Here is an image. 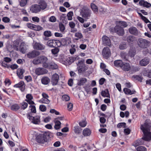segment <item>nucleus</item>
<instances>
[{"instance_id": "nucleus-1", "label": "nucleus", "mask_w": 151, "mask_h": 151, "mask_svg": "<svg viewBox=\"0 0 151 151\" xmlns=\"http://www.w3.org/2000/svg\"><path fill=\"white\" fill-rule=\"evenodd\" d=\"M140 128L143 133L141 140L147 141H150L151 140V132H150V127L148 124L145 122L143 124L141 125Z\"/></svg>"}, {"instance_id": "nucleus-2", "label": "nucleus", "mask_w": 151, "mask_h": 151, "mask_svg": "<svg viewBox=\"0 0 151 151\" xmlns=\"http://www.w3.org/2000/svg\"><path fill=\"white\" fill-rule=\"evenodd\" d=\"M81 15L85 19V21L89 19L91 16V11L86 6H84L80 10Z\"/></svg>"}, {"instance_id": "nucleus-3", "label": "nucleus", "mask_w": 151, "mask_h": 151, "mask_svg": "<svg viewBox=\"0 0 151 151\" xmlns=\"http://www.w3.org/2000/svg\"><path fill=\"white\" fill-rule=\"evenodd\" d=\"M49 133L46 132L43 134H40L37 136L36 137V140L39 143H44L47 141V139L49 138Z\"/></svg>"}, {"instance_id": "nucleus-4", "label": "nucleus", "mask_w": 151, "mask_h": 151, "mask_svg": "<svg viewBox=\"0 0 151 151\" xmlns=\"http://www.w3.org/2000/svg\"><path fill=\"white\" fill-rule=\"evenodd\" d=\"M112 29L111 28L110 30L111 31L114 32L120 36H123L124 34V30L123 28L119 25H116L114 28V30L112 31Z\"/></svg>"}, {"instance_id": "nucleus-5", "label": "nucleus", "mask_w": 151, "mask_h": 151, "mask_svg": "<svg viewBox=\"0 0 151 151\" xmlns=\"http://www.w3.org/2000/svg\"><path fill=\"white\" fill-rule=\"evenodd\" d=\"M77 65L78 71L79 73L84 72L87 69V67L82 61H79Z\"/></svg>"}, {"instance_id": "nucleus-6", "label": "nucleus", "mask_w": 151, "mask_h": 151, "mask_svg": "<svg viewBox=\"0 0 151 151\" xmlns=\"http://www.w3.org/2000/svg\"><path fill=\"white\" fill-rule=\"evenodd\" d=\"M47 44L50 47H60L61 43L59 41H55L50 40L48 41Z\"/></svg>"}, {"instance_id": "nucleus-7", "label": "nucleus", "mask_w": 151, "mask_h": 151, "mask_svg": "<svg viewBox=\"0 0 151 151\" xmlns=\"http://www.w3.org/2000/svg\"><path fill=\"white\" fill-rule=\"evenodd\" d=\"M102 44L104 46H111V43L109 38L106 35H104L102 38Z\"/></svg>"}, {"instance_id": "nucleus-8", "label": "nucleus", "mask_w": 151, "mask_h": 151, "mask_svg": "<svg viewBox=\"0 0 151 151\" xmlns=\"http://www.w3.org/2000/svg\"><path fill=\"white\" fill-rule=\"evenodd\" d=\"M138 43L140 47H145L148 46L150 42L145 39L140 38L138 40Z\"/></svg>"}, {"instance_id": "nucleus-9", "label": "nucleus", "mask_w": 151, "mask_h": 151, "mask_svg": "<svg viewBox=\"0 0 151 151\" xmlns=\"http://www.w3.org/2000/svg\"><path fill=\"white\" fill-rule=\"evenodd\" d=\"M44 68L50 69H56L58 68L57 65L53 62H51L50 63L45 64L44 65Z\"/></svg>"}, {"instance_id": "nucleus-10", "label": "nucleus", "mask_w": 151, "mask_h": 151, "mask_svg": "<svg viewBox=\"0 0 151 151\" xmlns=\"http://www.w3.org/2000/svg\"><path fill=\"white\" fill-rule=\"evenodd\" d=\"M79 57L78 56H77L74 57H68L66 58L64 61L68 64L70 65L74 61L78 60L79 59Z\"/></svg>"}, {"instance_id": "nucleus-11", "label": "nucleus", "mask_w": 151, "mask_h": 151, "mask_svg": "<svg viewBox=\"0 0 151 151\" xmlns=\"http://www.w3.org/2000/svg\"><path fill=\"white\" fill-rule=\"evenodd\" d=\"M102 54L104 57L107 59L111 55L110 50L109 48H104L102 51Z\"/></svg>"}, {"instance_id": "nucleus-12", "label": "nucleus", "mask_w": 151, "mask_h": 151, "mask_svg": "<svg viewBox=\"0 0 151 151\" xmlns=\"http://www.w3.org/2000/svg\"><path fill=\"white\" fill-rule=\"evenodd\" d=\"M27 116L28 118L30 120H32V122L34 124H37L40 122V117L39 116L34 117L29 114H27Z\"/></svg>"}, {"instance_id": "nucleus-13", "label": "nucleus", "mask_w": 151, "mask_h": 151, "mask_svg": "<svg viewBox=\"0 0 151 151\" xmlns=\"http://www.w3.org/2000/svg\"><path fill=\"white\" fill-rule=\"evenodd\" d=\"M59 76L57 73L53 74L52 77L51 82L53 85H56L58 81Z\"/></svg>"}, {"instance_id": "nucleus-14", "label": "nucleus", "mask_w": 151, "mask_h": 151, "mask_svg": "<svg viewBox=\"0 0 151 151\" xmlns=\"http://www.w3.org/2000/svg\"><path fill=\"white\" fill-rule=\"evenodd\" d=\"M40 54V52L37 50H34L29 52L27 54V56L30 58H33L38 56Z\"/></svg>"}, {"instance_id": "nucleus-15", "label": "nucleus", "mask_w": 151, "mask_h": 151, "mask_svg": "<svg viewBox=\"0 0 151 151\" xmlns=\"http://www.w3.org/2000/svg\"><path fill=\"white\" fill-rule=\"evenodd\" d=\"M47 72V70L43 68H38L35 70V73L37 75H40L46 73Z\"/></svg>"}, {"instance_id": "nucleus-16", "label": "nucleus", "mask_w": 151, "mask_h": 151, "mask_svg": "<svg viewBox=\"0 0 151 151\" xmlns=\"http://www.w3.org/2000/svg\"><path fill=\"white\" fill-rule=\"evenodd\" d=\"M14 87L15 88H20L21 91H23L25 88V86L24 82L21 81L17 84H15Z\"/></svg>"}, {"instance_id": "nucleus-17", "label": "nucleus", "mask_w": 151, "mask_h": 151, "mask_svg": "<svg viewBox=\"0 0 151 151\" xmlns=\"http://www.w3.org/2000/svg\"><path fill=\"white\" fill-rule=\"evenodd\" d=\"M149 59L146 57L142 59L139 61V64L142 66H145L149 63Z\"/></svg>"}, {"instance_id": "nucleus-18", "label": "nucleus", "mask_w": 151, "mask_h": 151, "mask_svg": "<svg viewBox=\"0 0 151 151\" xmlns=\"http://www.w3.org/2000/svg\"><path fill=\"white\" fill-rule=\"evenodd\" d=\"M30 10L33 12L37 13L40 10L39 6L37 4H35L32 6Z\"/></svg>"}, {"instance_id": "nucleus-19", "label": "nucleus", "mask_w": 151, "mask_h": 151, "mask_svg": "<svg viewBox=\"0 0 151 151\" xmlns=\"http://www.w3.org/2000/svg\"><path fill=\"white\" fill-rule=\"evenodd\" d=\"M129 32L132 35H138V32L137 29L134 27H131L129 29Z\"/></svg>"}, {"instance_id": "nucleus-20", "label": "nucleus", "mask_w": 151, "mask_h": 151, "mask_svg": "<svg viewBox=\"0 0 151 151\" xmlns=\"http://www.w3.org/2000/svg\"><path fill=\"white\" fill-rule=\"evenodd\" d=\"M139 4L140 5L147 8L150 7L151 6V4L150 3L143 0H140L139 2Z\"/></svg>"}, {"instance_id": "nucleus-21", "label": "nucleus", "mask_w": 151, "mask_h": 151, "mask_svg": "<svg viewBox=\"0 0 151 151\" xmlns=\"http://www.w3.org/2000/svg\"><path fill=\"white\" fill-rule=\"evenodd\" d=\"M121 68L124 70L128 71L130 69V66L128 63H122Z\"/></svg>"}, {"instance_id": "nucleus-22", "label": "nucleus", "mask_w": 151, "mask_h": 151, "mask_svg": "<svg viewBox=\"0 0 151 151\" xmlns=\"http://www.w3.org/2000/svg\"><path fill=\"white\" fill-rule=\"evenodd\" d=\"M24 69L21 68H18L17 70V73L18 76L21 79H22L23 77V74L24 72Z\"/></svg>"}, {"instance_id": "nucleus-23", "label": "nucleus", "mask_w": 151, "mask_h": 151, "mask_svg": "<svg viewBox=\"0 0 151 151\" xmlns=\"http://www.w3.org/2000/svg\"><path fill=\"white\" fill-rule=\"evenodd\" d=\"M39 58L40 59V63H42L43 64V66L44 67V65L45 64H47L48 59L45 56H39Z\"/></svg>"}, {"instance_id": "nucleus-24", "label": "nucleus", "mask_w": 151, "mask_h": 151, "mask_svg": "<svg viewBox=\"0 0 151 151\" xmlns=\"http://www.w3.org/2000/svg\"><path fill=\"white\" fill-rule=\"evenodd\" d=\"M39 5H38L40 7V9L44 10L47 7V4L45 1H41L39 4Z\"/></svg>"}, {"instance_id": "nucleus-25", "label": "nucleus", "mask_w": 151, "mask_h": 151, "mask_svg": "<svg viewBox=\"0 0 151 151\" xmlns=\"http://www.w3.org/2000/svg\"><path fill=\"white\" fill-rule=\"evenodd\" d=\"M101 96L104 97H110V95L108 89H106L104 91H102L101 93Z\"/></svg>"}, {"instance_id": "nucleus-26", "label": "nucleus", "mask_w": 151, "mask_h": 151, "mask_svg": "<svg viewBox=\"0 0 151 151\" xmlns=\"http://www.w3.org/2000/svg\"><path fill=\"white\" fill-rule=\"evenodd\" d=\"M136 50L135 48H131L129 52V55L131 57H133L136 54Z\"/></svg>"}, {"instance_id": "nucleus-27", "label": "nucleus", "mask_w": 151, "mask_h": 151, "mask_svg": "<svg viewBox=\"0 0 151 151\" xmlns=\"http://www.w3.org/2000/svg\"><path fill=\"white\" fill-rule=\"evenodd\" d=\"M123 91L126 94L129 95L134 94L136 92L134 90L131 91L130 89L127 88H124L123 89Z\"/></svg>"}, {"instance_id": "nucleus-28", "label": "nucleus", "mask_w": 151, "mask_h": 151, "mask_svg": "<svg viewBox=\"0 0 151 151\" xmlns=\"http://www.w3.org/2000/svg\"><path fill=\"white\" fill-rule=\"evenodd\" d=\"M91 131L88 128L85 129L83 132V134L85 136H89L91 133Z\"/></svg>"}, {"instance_id": "nucleus-29", "label": "nucleus", "mask_w": 151, "mask_h": 151, "mask_svg": "<svg viewBox=\"0 0 151 151\" xmlns=\"http://www.w3.org/2000/svg\"><path fill=\"white\" fill-rule=\"evenodd\" d=\"M87 81L86 79L85 78H82L78 81L77 84L78 86L83 85Z\"/></svg>"}, {"instance_id": "nucleus-30", "label": "nucleus", "mask_w": 151, "mask_h": 151, "mask_svg": "<svg viewBox=\"0 0 151 151\" xmlns=\"http://www.w3.org/2000/svg\"><path fill=\"white\" fill-rule=\"evenodd\" d=\"M41 81L42 84L45 85H47L49 83L50 79L48 77H45L42 78Z\"/></svg>"}, {"instance_id": "nucleus-31", "label": "nucleus", "mask_w": 151, "mask_h": 151, "mask_svg": "<svg viewBox=\"0 0 151 151\" xmlns=\"http://www.w3.org/2000/svg\"><path fill=\"white\" fill-rule=\"evenodd\" d=\"M127 41L129 43L132 44L135 40V37L133 36L130 35L127 37Z\"/></svg>"}, {"instance_id": "nucleus-32", "label": "nucleus", "mask_w": 151, "mask_h": 151, "mask_svg": "<svg viewBox=\"0 0 151 151\" xmlns=\"http://www.w3.org/2000/svg\"><path fill=\"white\" fill-rule=\"evenodd\" d=\"M73 130L75 132L78 134L81 133L82 131V129L81 128L77 126L74 127Z\"/></svg>"}, {"instance_id": "nucleus-33", "label": "nucleus", "mask_w": 151, "mask_h": 151, "mask_svg": "<svg viewBox=\"0 0 151 151\" xmlns=\"http://www.w3.org/2000/svg\"><path fill=\"white\" fill-rule=\"evenodd\" d=\"M59 51V50L58 48H54V49L51 50V52L54 55V56L57 57V54Z\"/></svg>"}, {"instance_id": "nucleus-34", "label": "nucleus", "mask_w": 151, "mask_h": 151, "mask_svg": "<svg viewBox=\"0 0 151 151\" xmlns=\"http://www.w3.org/2000/svg\"><path fill=\"white\" fill-rule=\"evenodd\" d=\"M123 62L121 60H115L114 62V64L115 66L116 67H121V66Z\"/></svg>"}, {"instance_id": "nucleus-35", "label": "nucleus", "mask_w": 151, "mask_h": 151, "mask_svg": "<svg viewBox=\"0 0 151 151\" xmlns=\"http://www.w3.org/2000/svg\"><path fill=\"white\" fill-rule=\"evenodd\" d=\"M61 122L58 120L55 122V125L54 126V128L56 129H59L60 128Z\"/></svg>"}, {"instance_id": "nucleus-36", "label": "nucleus", "mask_w": 151, "mask_h": 151, "mask_svg": "<svg viewBox=\"0 0 151 151\" xmlns=\"http://www.w3.org/2000/svg\"><path fill=\"white\" fill-rule=\"evenodd\" d=\"M119 26H122L124 27H126L128 26V24L126 22L124 21H120L117 22V24Z\"/></svg>"}, {"instance_id": "nucleus-37", "label": "nucleus", "mask_w": 151, "mask_h": 151, "mask_svg": "<svg viewBox=\"0 0 151 151\" xmlns=\"http://www.w3.org/2000/svg\"><path fill=\"white\" fill-rule=\"evenodd\" d=\"M91 6L92 10L95 12H98V9L97 6L93 3H91Z\"/></svg>"}, {"instance_id": "nucleus-38", "label": "nucleus", "mask_w": 151, "mask_h": 151, "mask_svg": "<svg viewBox=\"0 0 151 151\" xmlns=\"http://www.w3.org/2000/svg\"><path fill=\"white\" fill-rule=\"evenodd\" d=\"M59 26L60 31L61 32H63L65 29L64 25L61 23H60L59 24Z\"/></svg>"}, {"instance_id": "nucleus-39", "label": "nucleus", "mask_w": 151, "mask_h": 151, "mask_svg": "<svg viewBox=\"0 0 151 151\" xmlns=\"http://www.w3.org/2000/svg\"><path fill=\"white\" fill-rule=\"evenodd\" d=\"M41 103L48 104L50 102V101L47 99L42 98L39 101Z\"/></svg>"}, {"instance_id": "nucleus-40", "label": "nucleus", "mask_w": 151, "mask_h": 151, "mask_svg": "<svg viewBox=\"0 0 151 151\" xmlns=\"http://www.w3.org/2000/svg\"><path fill=\"white\" fill-rule=\"evenodd\" d=\"M20 107L17 104H14L11 106V109L12 110L17 111L19 109Z\"/></svg>"}, {"instance_id": "nucleus-41", "label": "nucleus", "mask_w": 151, "mask_h": 151, "mask_svg": "<svg viewBox=\"0 0 151 151\" xmlns=\"http://www.w3.org/2000/svg\"><path fill=\"white\" fill-rule=\"evenodd\" d=\"M17 50H19L20 51L23 53H25L27 52V49L26 48H16Z\"/></svg>"}, {"instance_id": "nucleus-42", "label": "nucleus", "mask_w": 151, "mask_h": 151, "mask_svg": "<svg viewBox=\"0 0 151 151\" xmlns=\"http://www.w3.org/2000/svg\"><path fill=\"white\" fill-rule=\"evenodd\" d=\"M137 151H147L146 148L142 146H140L138 147L136 149Z\"/></svg>"}, {"instance_id": "nucleus-43", "label": "nucleus", "mask_w": 151, "mask_h": 151, "mask_svg": "<svg viewBox=\"0 0 151 151\" xmlns=\"http://www.w3.org/2000/svg\"><path fill=\"white\" fill-rule=\"evenodd\" d=\"M43 28L39 25H35L33 29L36 31H39L42 30Z\"/></svg>"}, {"instance_id": "nucleus-44", "label": "nucleus", "mask_w": 151, "mask_h": 151, "mask_svg": "<svg viewBox=\"0 0 151 151\" xmlns=\"http://www.w3.org/2000/svg\"><path fill=\"white\" fill-rule=\"evenodd\" d=\"M132 77L140 81H142L143 79L142 77L139 75H134L132 76Z\"/></svg>"}, {"instance_id": "nucleus-45", "label": "nucleus", "mask_w": 151, "mask_h": 151, "mask_svg": "<svg viewBox=\"0 0 151 151\" xmlns=\"http://www.w3.org/2000/svg\"><path fill=\"white\" fill-rule=\"evenodd\" d=\"M73 15V13L72 12H69L67 15L68 19V20H71L72 19V16Z\"/></svg>"}, {"instance_id": "nucleus-46", "label": "nucleus", "mask_w": 151, "mask_h": 151, "mask_svg": "<svg viewBox=\"0 0 151 151\" xmlns=\"http://www.w3.org/2000/svg\"><path fill=\"white\" fill-rule=\"evenodd\" d=\"M33 63L35 65L38 64L40 63V59L39 57H38L37 58H35L32 61Z\"/></svg>"}, {"instance_id": "nucleus-47", "label": "nucleus", "mask_w": 151, "mask_h": 151, "mask_svg": "<svg viewBox=\"0 0 151 151\" xmlns=\"http://www.w3.org/2000/svg\"><path fill=\"white\" fill-rule=\"evenodd\" d=\"M44 35L47 37H50L52 36L51 33L50 31H46L44 32Z\"/></svg>"}, {"instance_id": "nucleus-48", "label": "nucleus", "mask_w": 151, "mask_h": 151, "mask_svg": "<svg viewBox=\"0 0 151 151\" xmlns=\"http://www.w3.org/2000/svg\"><path fill=\"white\" fill-rule=\"evenodd\" d=\"M62 98L63 101H68L70 99L69 96L67 95H65L63 96Z\"/></svg>"}, {"instance_id": "nucleus-49", "label": "nucleus", "mask_w": 151, "mask_h": 151, "mask_svg": "<svg viewBox=\"0 0 151 151\" xmlns=\"http://www.w3.org/2000/svg\"><path fill=\"white\" fill-rule=\"evenodd\" d=\"M126 124L125 123L122 122L119 123L117 125V127L120 128L122 127H125Z\"/></svg>"}, {"instance_id": "nucleus-50", "label": "nucleus", "mask_w": 151, "mask_h": 151, "mask_svg": "<svg viewBox=\"0 0 151 151\" xmlns=\"http://www.w3.org/2000/svg\"><path fill=\"white\" fill-rule=\"evenodd\" d=\"M49 21L51 22H54L56 21V18L54 16H52L49 18Z\"/></svg>"}, {"instance_id": "nucleus-51", "label": "nucleus", "mask_w": 151, "mask_h": 151, "mask_svg": "<svg viewBox=\"0 0 151 151\" xmlns=\"http://www.w3.org/2000/svg\"><path fill=\"white\" fill-rule=\"evenodd\" d=\"M27 0H21L20 2V5L21 6H24L26 4Z\"/></svg>"}, {"instance_id": "nucleus-52", "label": "nucleus", "mask_w": 151, "mask_h": 151, "mask_svg": "<svg viewBox=\"0 0 151 151\" xmlns=\"http://www.w3.org/2000/svg\"><path fill=\"white\" fill-rule=\"evenodd\" d=\"M29 107L31 108V110L32 112L34 113L36 112V108L35 106L30 105Z\"/></svg>"}, {"instance_id": "nucleus-53", "label": "nucleus", "mask_w": 151, "mask_h": 151, "mask_svg": "<svg viewBox=\"0 0 151 151\" xmlns=\"http://www.w3.org/2000/svg\"><path fill=\"white\" fill-rule=\"evenodd\" d=\"M39 108L40 110L42 111H45L46 110V107L43 105H40Z\"/></svg>"}, {"instance_id": "nucleus-54", "label": "nucleus", "mask_w": 151, "mask_h": 151, "mask_svg": "<svg viewBox=\"0 0 151 151\" xmlns=\"http://www.w3.org/2000/svg\"><path fill=\"white\" fill-rule=\"evenodd\" d=\"M73 104L71 103H69L68 104V109L69 111H71L73 109Z\"/></svg>"}, {"instance_id": "nucleus-55", "label": "nucleus", "mask_w": 151, "mask_h": 151, "mask_svg": "<svg viewBox=\"0 0 151 151\" xmlns=\"http://www.w3.org/2000/svg\"><path fill=\"white\" fill-rule=\"evenodd\" d=\"M144 49L143 51V53L144 55H146L147 53L149 52L151 54V49H150L149 52V50L147 49V48H144Z\"/></svg>"}, {"instance_id": "nucleus-56", "label": "nucleus", "mask_w": 151, "mask_h": 151, "mask_svg": "<svg viewBox=\"0 0 151 151\" xmlns=\"http://www.w3.org/2000/svg\"><path fill=\"white\" fill-rule=\"evenodd\" d=\"M86 124V122L85 121H83L79 123V125L81 127H84Z\"/></svg>"}, {"instance_id": "nucleus-57", "label": "nucleus", "mask_w": 151, "mask_h": 151, "mask_svg": "<svg viewBox=\"0 0 151 151\" xmlns=\"http://www.w3.org/2000/svg\"><path fill=\"white\" fill-rule=\"evenodd\" d=\"M22 109H25L27 106L28 104L26 102H22L21 104Z\"/></svg>"}, {"instance_id": "nucleus-58", "label": "nucleus", "mask_w": 151, "mask_h": 151, "mask_svg": "<svg viewBox=\"0 0 151 151\" xmlns=\"http://www.w3.org/2000/svg\"><path fill=\"white\" fill-rule=\"evenodd\" d=\"M121 57L124 59L127 60V59L126 58V55L125 52H122L121 53Z\"/></svg>"}, {"instance_id": "nucleus-59", "label": "nucleus", "mask_w": 151, "mask_h": 151, "mask_svg": "<svg viewBox=\"0 0 151 151\" xmlns=\"http://www.w3.org/2000/svg\"><path fill=\"white\" fill-rule=\"evenodd\" d=\"M2 20L3 22L5 23H8L10 21L9 18L7 17H4Z\"/></svg>"}, {"instance_id": "nucleus-60", "label": "nucleus", "mask_w": 151, "mask_h": 151, "mask_svg": "<svg viewBox=\"0 0 151 151\" xmlns=\"http://www.w3.org/2000/svg\"><path fill=\"white\" fill-rule=\"evenodd\" d=\"M75 36L78 38H81L82 37V35L81 33L80 32H77L75 34Z\"/></svg>"}, {"instance_id": "nucleus-61", "label": "nucleus", "mask_w": 151, "mask_h": 151, "mask_svg": "<svg viewBox=\"0 0 151 151\" xmlns=\"http://www.w3.org/2000/svg\"><path fill=\"white\" fill-rule=\"evenodd\" d=\"M25 79L28 82L32 80V78L29 76H25Z\"/></svg>"}, {"instance_id": "nucleus-62", "label": "nucleus", "mask_w": 151, "mask_h": 151, "mask_svg": "<svg viewBox=\"0 0 151 151\" xmlns=\"http://www.w3.org/2000/svg\"><path fill=\"white\" fill-rule=\"evenodd\" d=\"M32 20L35 22H39V18L37 17H32Z\"/></svg>"}, {"instance_id": "nucleus-63", "label": "nucleus", "mask_w": 151, "mask_h": 151, "mask_svg": "<svg viewBox=\"0 0 151 151\" xmlns=\"http://www.w3.org/2000/svg\"><path fill=\"white\" fill-rule=\"evenodd\" d=\"M139 68L138 67L132 66V69L133 71L134 72H137L139 70Z\"/></svg>"}, {"instance_id": "nucleus-64", "label": "nucleus", "mask_w": 151, "mask_h": 151, "mask_svg": "<svg viewBox=\"0 0 151 151\" xmlns=\"http://www.w3.org/2000/svg\"><path fill=\"white\" fill-rule=\"evenodd\" d=\"M130 130L129 128L125 129L124 130V133L126 135L129 134L130 132Z\"/></svg>"}]
</instances>
